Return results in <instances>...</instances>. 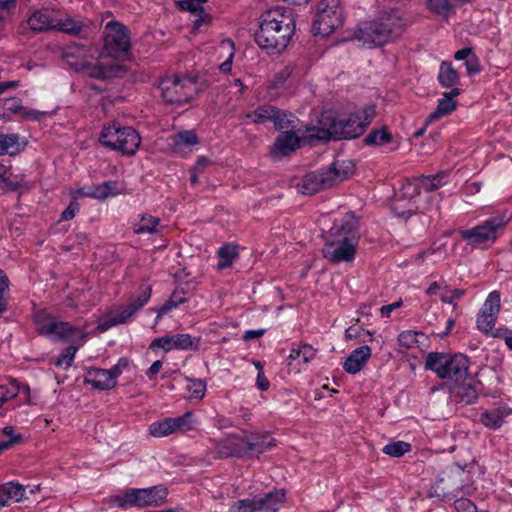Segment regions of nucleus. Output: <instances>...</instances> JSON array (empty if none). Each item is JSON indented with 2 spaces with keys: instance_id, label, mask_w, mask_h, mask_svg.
Instances as JSON below:
<instances>
[{
  "instance_id": "f257e3e1",
  "label": "nucleus",
  "mask_w": 512,
  "mask_h": 512,
  "mask_svg": "<svg viewBox=\"0 0 512 512\" xmlns=\"http://www.w3.org/2000/svg\"><path fill=\"white\" fill-rule=\"evenodd\" d=\"M375 116V107L368 105L361 113L334 116L325 113L319 120V126L307 128L306 139L310 145L330 139H353L362 135Z\"/></svg>"
},
{
  "instance_id": "f03ea898",
  "label": "nucleus",
  "mask_w": 512,
  "mask_h": 512,
  "mask_svg": "<svg viewBox=\"0 0 512 512\" xmlns=\"http://www.w3.org/2000/svg\"><path fill=\"white\" fill-rule=\"evenodd\" d=\"M295 31V20L291 10L276 7L262 13L255 42L268 54H279L289 44Z\"/></svg>"
},
{
  "instance_id": "7ed1b4c3",
  "label": "nucleus",
  "mask_w": 512,
  "mask_h": 512,
  "mask_svg": "<svg viewBox=\"0 0 512 512\" xmlns=\"http://www.w3.org/2000/svg\"><path fill=\"white\" fill-rule=\"evenodd\" d=\"M359 238L358 220L353 213L348 212L330 228L322 248L323 257L335 264L352 262Z\"/></svg>"
},
{
  "instance_id": "20e7f679",
  "label": "nucleus",
  "mask_w": 512,
  "mask_h": 512,
  "mask_svg": "<svg viewBox=\"0 0 512 512\" xmlns=\"http://www.w3.org/2000/svg\"><path fill=\"white\" fill-rule=\"evenodd\" d=\"M405 23L398 11L382 12L375 20L354 32V39L368 47L382 46L404 31Z\"/></svg>"
},
{
  "instance_id": "39448f33",
  "label": "nucleus",
  "mask_w": 512,
  "mask_h": 512,
  "mask_svg": "<svg viewBox=\"0 0 512 512\" xmlns=\"http://www.w3.org/2000/svg\"><path fill=\"white\" fill-rule=\"evenodd\" d=\"M353 174V165L349 162L334 161L328 168L306 174L297 184L298 191L313 195L331 188Z\"/></svg>"
},
{
  "instance_id": "423d86ee",
  "label": "nucleus",
  "mask_w": 512,
  "mask_h": 512,
  "mask_svg": "<svg viewBox=\"0 0 512 512\" xmlns=\"http://www.w3.org/2000/svg\"><path fill=\"white\" fill-rule=\"evenodd\" d=\"M470 361L461 353L445 354L431 352L427 355L425 368L437 374L443 379L454 381L463 380L468 375Z\"/></svg>"
},
{
  "instance_id": "0eeeda50",
  "label": "nucleus",
  "mask_w": 512,
  "mask_h": 512,
  "mask_svg": "<svg viewBox=\"0 0 512 512\" xmlns=\"http://www.w3.org/2000/svg\"><path fill=\"white\" fill-rule=\"evenodd\" d=\"M99 141L111 150L132 156L140 146L141 137L134 128L122 127L119 123L113 122L103 127Z\"/></svg>"
},
{
  "instance_id": "6e6552de",
  "label": "nucleus",
  "mask_w": 512,
  "mask_h": 512,
  "mask_svg": "<svg viewBox=\"0 0 512 512\" xmlns=\"http://www.w3.org/2000/svg\"><path fill=\"white\" fill-rule=\"evenodd\" d=\"M168 490L163 485L149 488H130L122 495L114 496L113 503L122 509L129 507H158L166 502Z\"/></svg>"
},
{
  "instance_id": "1a4fd4ad",
  "label": "nucleus",
  "mask_w": 512,
  "mask_h": 512,
  "mask_svg": "<svg viewBox=\"0 0 512 512\" xmlns=\"http://www.w3.org/2000/svg\"><path fill=\"white\" fill-rule=\"evenodd\" d=\"M103 53L115 60H126L131 53L130 30L121 22L109 21L103 30Z\"/></svg>"
},
{
  "instance_id": "9d476101",
  "label": "nucleus",
  "mask_w": 512,
  "mask_h": 512,
  "mask_svg": "<svg viewBox=\"0 0 512 512\" xmlns=\"http://www.w3.org/2000/svg\"><path fill=\"white\" fill-rule=\"evenodd\" d=\"M35 322L37 331L52 340L75 342L83 340L85 337L84 331L79 327L71 325L65 321H57L54 317L48 314H37Z\"/></svg>"
},
{
  "instance_id": "9b49d317",
  "label": "nucleus",
  "mask_w": 512,
  "mask_h": 512,
  "mask_svg": "<svg viewBox=\"0 0 512 512\" xmlns=\"http://www.w3.org/2000/svg\"><path fill=\"white\" fill-rule=\"evenodd\" d=\"M509 220L510 216L502 213L486 219L475 227L462 230L460 235L469 245L485 247L496 241L498 229L504 227Z\"/></svg>"
},
{
  "instance_id": "f8f14e48",
  "label": "nucleus",
  "mask_w": 512,
  "mask_h": 512,
  "mask_svg": "<svg viewBox=\"0 0 512 512\" xmlns=\"http://www.w3.org/2000/svg\"><path fill=\"white\" fill-rule=\"evenodd\" d=\"M163 99L170 104L181 105L188 103L196 94L197 84L191 76H178L163 78L159 83Z\"/></svg>"
},
{
  "instance_id": "ddd939ff",
  "label": "nucleus",
  "mask_w": 512,
  "mask_h": 512,
  "mask_svg": "<svg viewBox=\"0 0 512 512\" xmlns=\"http://www.w3.org/2000/svg\"><path fill=\"white\" fill-rule=\"evenodd\" d=\"M86 50L84 48L77 47L75 52L67 51L65 53V57L68 60L70 66H72L76 71L84 73L90 77L98 78V79H108L116 76L118 72L121 70V66L118 64H105L103 62H90L84 56L86 54Z\"/></svg>"
},
{
  "instance_id": "4468645a",
  "label": "nucleus",
  "mask_w": 512,
  "mask_h": 512,
  "mask_svg": "<svg viewBox=\"0 0 512 512\" xmlns=\"http://www.w3.org/2000/svg\"><path fill=\"white\" fill-rule=\"evenodd\" d=\"M343 23V9L340 0H321L313 22L316 34L330 35Z\"/></svg>"
},
{
  "instance_id": "2eb2a0df",
  "label": "nucleus",
  "mask_w": 512,
  "mask_h": 512,
  "mask_svg": "<svg viewBox=\"0 0 512 512\" xmlns=\"http://www.w3.org/2000/svg\"><path fill=\"white\" fill-rule=\"evenodd\" d=\"M193 413L187 411L179 417H167L153 422L149 426V433L153 437L161 438L176 433H185L193 428Z\"/></svg>"
},
{
  "instance_id": "dca6fc26",
  "label": "nucleus",
  "mask_w": 512,
  "mask_h": 512,
  "mask_svg": "<svg viewBox=\"0 0 512 512\" xmlns=\"http://www.w3.org/2000/svg\"><path fill=\"white\" fill-rule=\"evenodd\" d=\"M152 294V286L148 282H143L138 291L131 295L127 304L121 311L111 317L108 326H114L126 323L149 301Z\"/></svg>"
},
{
  "instance_id": "f3484780",
  "label": "nucleus",
  "mask_w": 512,
  "mask_h": 512,
  "mask_svg": "<svg viewBox=\"0 0 512 512\" xmlns=\"http://www.w3.org/2000/svg\"><path fill=\"white\" fill-rule=\"evenodd\" d=\"M152 294V286L148 282H143L138 291L131 295L127 304L121 311L111 317L108 326H114L126 323L149 301Z\"/></svg>"
},
{
  "instance_id": "a211bd4d",
  "label": "nucleus",
  "mask_w": 512,
  "mask_h": 512,
  "mask_svg": "<svg viewBox=\"0 0 512 512\" xmlns=\"http://www.w3.org/2000/svg\"><path fill=\"white\" fill-rule=\"evenodd\" d=\"M500 310V294L492 291L488 294L477 315V327L483 333H490L495 325Z\"/></svg>"
},
{
  "instance_id": "6ab92c4d",
  "label": "nucleus",
  "mask_w": 512,
  "mask_h": 512,
  "mask_svg": "<svg viewBox=\"0 0 512 512\" xmlns=\"http://www.w3.org/2000/svg\"><path fill=\"white\" fill-rule=\"evenodd\" d=\"M216 453L221 458L249 457L247 445V432L240 435H230L216 444Z\"/></svg>"
},
{
  "instance_id": "aec40b11",
  "label": "nucleus",
  "mask_w": 512,
  "mask_h": 512,
  "mask_svg": "<svg viewBox=\"0 0 512 512\" xmlns=\"http://www.w3.org/2000/svg\"><path fill=\"white\" fill-rule=\"evenodd\" d=\"M460 94L459 88H452L451 91L444 93L442 98L438 100V104L434 112L426 119L427 124L439 118L451 114L457 107L456 97Z\"/></svg>"
},
{
  "instance_id": "412c9836",
  "label": "nucleus",
  "mask_w": 512,
  "mask_h": 512,
  "mask_svg": "<svg viewBox=\"0 0 512 512\" xmlns=\"http://www.w3.org/2000/svg\"><path fill=\"white\" fill-rule=\"evenodd\" d=\"M285 490L275 489L263 496H256L258 512H277L285 502Z\"/></svg>"
},
{
  "instance_id": "4be33fe9",
  "label": "nucleus",
  "mask_w": 512,
  "mask_h": 512,
  "mask_svg": "<svg viewBox=\"0 0 512 512\" xmlns=\"http://www.w3.org/2000/svg\"><path fill=\"white\" fill-rule=\"evenodd\" d=\"M299 145L300 137L294 131H286L276 138L272 146V153L279 156H289Z\"/></svg>"
},
{
  "instance_id": "5701e85b",
  "label": "nucleus",
  "mask_w": 512,
  "mask_h": 512,
  "mask_svg": "<svg viewBox=\"0 0 512 512\" xmlns=\"http://www.w3.org/2000/svg\"><path fill=\"white\" fill-rule=\"evenodd\" d=\"M86 382L99 390H110L117 385L109 369L91 368L87 371Z\"/></svg>"
},
{
  "instance_id": "b1692460",
  "label": "nucleus",
  "mask_w": 512,
  "mask_h": 512,
  "mask_svg": "<svg viewBox=\"0 0 512 512\" xmlns=\"http://www.w3.org/2000/svg\"><path fill=\"white\" fill-rule=\"evenodd\" d=\"M371 357V348L367 345L353 350L344 362L343 369L349 374H356L365 366Z\"/></svg>"
},
{
  "instance_id": "393cba45",
  "label": "nucleus",
  "mask_w": 512,
  "mask_h": 512,
  "mask_svg": "<svg viewBox=\"0 0 512 512\" xmlns=\"http://www.w3.org/2000/svg\"><path fill=\"white\" fill-rule=\"evenodd\" d=\"M26 486L17 482L0 485V510L12 502H19L26 497Z\"/></svg>"
},
{
  "instance_id": "a878e982",
  "label": "nucleus",
  "mask_w": 512,
  "mask_h": 512,
  "mask_svg": "<svg viewBox=\"0 0 512 512\" xmlns=\"http://www.w3.org/2000/svg\"><path fill=\"white\" fill-rule=\"evenodd\" d=\"M247 445L248 455H259L273 446H275L274 439L267 434H258L253 432H247Z\"/></svg>"
},
{
  "instance_id": "bb28decb",
  "label": "nucleus",
  "mask_w": 512,
  "mask_h": 512,
  "mask_svg": "<svg viewBox=\"0 0 512 512\" xmlns=\"http://www.w3.org/2000/svg\"><path fill=\"white\" fill-rule=\"evenodd\" d=\"M511 413L512 409L509 407H497L483 412L480 416V422L489 429L497 430L503 425L504 419Z\"/></svg>"
},
{
  "instance_id": "cd10ccee",
  "label": "nucleus",
  "mask_w": 512,
  "mask_h": 512,
  "mask_svg": "<svg viewBox=\"0 0 512 512\" xmlns=\"http://www.w3.org/2000/svg\"><path fill=\"white\" fill-rule=\"evenodd\" d=\"M160 218L150 214H141L139 219L133 223L135 234H156L159 232Z\"/></svg>"
},
{
  "instance_id": "c85d7f7f",
  "label": "nucleus",
  "mask_w": 512,
  "mask_h": 512,
  "mask_svg": "<svg viewBox=\"0 0 512 512\" xmlns=\"http://www.w3.org/2000/svg\"><path fill=\"white\" fill-rule=\"evenodd\" d=\"M198 144V137L197 135L191 131L186 130L179 132L175 138L173 143V150L175 153L184 155L187 150L190 152L191 147Z\"/></svg>"
},
{
  "instance_id": "c756f323",
  "label": "nucleus",
  "mask_w": 512,
  "mask_h": 512,
  "mask_svg": "<svg viewBox=\"0 0 512 512\" xmlns=\"http://www.w3.org/2000/svg\"><path fill=\"white\" fill-rule=\"evenodd\" d=\"M55 20L52 19L48 10L34 12L28 19L29 27L34 31H43L45 29H54Z\"/></svg>"
},
{
  "instance_id": "7c9ffc66",
  "label": "nucleus",
  "mask_w": 512,
  "mask_h": 512,
  "mask_svg": "<svg viewBox=\"0 0 512 512\" xmlns=\"http://www.w3.org/2000/svg\"><path fill=\"white\" fill-rule=\"evenodd\" d=\"M315 356L316 350L308 344L293 346L290 350L289 356L287 357V363L288 365H292L295 360L302 363H308L313 360Z\"/></svg>"
},
{
  "instance_id": "2f4dec72",
  "label": "nucleus",
  "mask_w": 512,
  "mask_h": 512,
  "mask_svg": "<svg viewBox=\"0 0 512 512\" xmlns=\"http://www.w3.org/2000/svg\"><path fill=\"white\" fill-rule=\"evenodd\" d=\"M273 113H275V107L272 105L259 106L255 111L246 113L244 117L253 123L262 124L267 121H272Z\"/></svg>"
},
{
  "instance_id": "473e14b6",
  "label": "nucleus",
  "mask_w": 512,
  "mask_h": 512,
  "mask_svg": "<svg viewBox=\"0 0 512 512\" xmlns=\"http://www.w3.org/2000/svg\"><path fill=\"white\" fill-rule=\"evenodd\" d=\"M20 137L17 134H0V155H15L20 151Z\"/></svg>"
},
{
  "instance_id": "72a5a7b5",
  "label": "nucleus",
  "mask_w": 512,
  "mask_h": 512,
  "mask_svg": "<svg viewBox=\"0 0 512 512\" xmlns=\"http://www.w3.org/2000/svg\"><path fill=\"white\" fill-rule=\"evenodd\" d=\"M438 78L442 86L452 87L457 84L459 75L451 63L442 62L440 65Z\"/></svg>"
},
{
  "instance_id": "f704fd0d",
  "label": "nucleus",
  "mask_w": 512,
  "mask_h": 512,
  "mask_svg": "<svg viewBox=\"0 0 512 512\" xmlns=\"http://www.w3.org/2000/svg\"><path fill=\"white\" fill-rule=\"evenodd\" d=\"M219 262L217 269L222 270L230 267L234 260L238 257V250L236 245L227 244L218 250Z\"/></svg>"
},
{
  "instance_id": "c9c22d12",
  "label": "nucleus",
  "mask_w": 512,
  "mask_h": 512,
  "mask_svg": "<svg viewBox=\"0 0 512 512\" xmlns=\"http://www.w3.org/2000/svg\"><path fill=\"white\" fill-rule=\"evenodd\" d=\"M23 109L22 101L18 97H10L0 101V119H10Z\"/></svg>"
},
{
  "instance_id": "e433bc0d",
  "label": "nucleus",
  "mask_w": 512,
  "mask_h": 512,
  "mask_svg": "<svg viewBox=\"0 0 512 512\" xmlns=\"http://www.w3.org/2000/svg\"><path fill=\"white\" fill-rule=\"evenodd\" d=\"M76 352L77 347L72 345L68 346L61 352L60 356L50 359V363L58 368L66 370L72 366Z\"/></svg>"
},
{
  "instance_id": "4c0bfd02",
  "label": "nucleus",
  "mask_w": 512,
  "mask_h": 512,
  "mask_svg": "<svg viewBox=\"0 0 512 512\" xmlns=\"http://www.w3.org/2000/svg\"><path fill=\"white\" fill-rule=\"evenodd\" d=\"M54 29L71 35H79L83 25L70 17H65L64 19L55 20Z\"/></svg>"
},
{
  "instance_id": "58836bf2",
  "label": "nucleus",
  "mask_w": 512,
  "mask_h": 512,
  "mask_svg": "<svg viewBox=\"0 0 512 512\" xmlns=\"http://www.w3.org/2000/svg\"><path fill=\"white\" fill-rule=\"evenodd\" d=\"M454 394L460 403L466 405L473 404L478 398V391L471 384L459 386L455 390Z\"/></svg>"
},
{
  "instance_id": "ea45409f",
  "label": "nucleus",
  "mask_w": 512,
  "mask_h": 512,
  "mask_svg": "<svg viewBox=\"0 0 512 512\" xmlns=\"http://www.w3.org/2000/svg\"><path fill=\"white\" fill-rule=\"evenodd\" d=\"M447 182V176L444 174L418 177V189L426 191L438 189Z\"/></svg>"
},
{
  "instance_id": "a19ab883",
  "label": "nucleus",
  "mask_w": 512,
  "mask_h": 512,
  "mask_svg": "<svg viewBox=\"0 0 512 512\" xmlns=\"http://www.w3.org/2000/svg\"><path fill=\"white\" fill-rule=\"evenodd\" d=\"M412 450V445L405 441H394L386 444L382 448V452L394 458L403 456Z\"/></svg>"
},
{
  "instance_id": "79ce46f5",
  "label": "nucleus",
  "mask_w": 512,
  "mask_h": 512,
  "mask_svg": "<svg viewBox=\"0 0 512 512\" xmlns=\"http://www.w3.org/2000/svg\"><path fill=\"white\" fill-rule=\"evenodd\" d=\"M392 136L387 128L375 129L372 130L365 138V143L367 145H378L382 146L387 143H390Z\"/></svg>"
},
{
  "instance_id": "37998d69",
  "label": "nucleus",
  "mask_w": 512,
  "mask_h": 512,
  "mask_svg": "<svg viewBox=\"0 0 512 512\" xmlns=\"http://www.w3.org/2000/svg\"><path fill=\"white\" fill-rule=\"evenodd\" d=\"M175 348L180 350H197L200 344L199 338H195L190 334L173 335Z\"/></svg>"
},
{
  "instance_id": "c03bdc74",
  "label": "nucleus",
  "mask_w": 512,
  "mask_h": 512,
  "mask_svg": "<svg viewBox=\"0 0 512 512\" xmlns=\"http://www.w3.org/2000/svg\"><path fill=\"white\" fill-rule=\"evenodd\" d=\"M272 122L274 123V126L278 130L287 129L290 126H293L294 123V115L284 111L279 110L275 107V113H273Z\"/></svg>"
},
{
  "instance_id": "a18cd8bd",
  "label": "nucleus",
  "mask_w": 512,
  "mask_h": 512,
  "mask_svg": "<svg viewBox=\"0 0 512 512\" xmlns=\"http://www.w3.org/2000/svg\"><path fill=\"white\" fill-rule=\"evenodd\" d=\"M428 9L441 17H449L453 12V7L448 0H427Z\"/></svg>"
},
{
  "instance_id": "49530a36",
  "label": "nucleus",
  "mask_w": 512,
  "mask_h": 512,
  "mask_svg": "<svg viewBox=\"0 0 512 512\" xmlns=\"http://www.w3.org/2000/svg\"><path fill=\"white\" fill-rule=\"evenodd\" d=\"M186 380L189 382L187 385V390L190 392L189 398L195 400H201L205 396L206 393V383L202 379H192L186 377Z\"/></svg>"
},
{
  "instance_id": "de8ad7c7",
  "label": "nucleus",
  "mask_w": 512,
  "mask_h": 512,
  "mask_svg": "<svg viewBox=\"0 0 512 512\" xmlns=\"http://www.w3.org/2000/svg\"><path fill=\"white\" fill-rule=\"evenodd\" d=\"M3 434L6 439H0V453L11 448L22 440V435L16 433L13 426L4 427Z\"/></svg>"
},
{
  "instance_id": "09e8293b",
  "label": "nucleus",
  "mask_w": 512,
  "mask_h": 512,
  "mask_svg": "<svg viewBox=\"0 0 512 512\" xmlns=\"http://www.w3.org/2000/svg\"><path fill=\"white\" fill-rule=\"evenodd\" d=\"M114 188L115 184L111 181H107L99 186H96L92 191L87 192V194L85 195L88 197L103 200L116 194L114 192Z\"/></svg>"
},
{
  "instance_id": "8fccbe9b",
  "label": "nucleus",
  "mask_w": 512,
  "mask_h": 512,
  "mask_svg": "<svg viewBox=\"0 0 512 512\" xmlns=\"http://www.w3.org/2000/svg\"><path fill=\"white\" fill-rule=\"evenodd\" d=\"M20 392L19 384L11 381L6 385L0 386V408L9 400L15 398Z\"/></svg>"
},
{
  "instance_id": "3c124183",
  "label": "nucleus",
  "mask_w": 512,
  "mask_h": 512,
  "mask_svg": "<svg viewBox=\"0 0 512 512\" xmlns=\"http://www.w3.org/2000/svg\"><path fill=\"white\" fill-rule=\"evenodd\" d=\"M398 344L402 353L412 349L416 345V332L411 330L401 332L398 336Z\"/></svg>"
},
{
  "instance_id": "603ef678",
  "label": "nucleus",
  "mask_w": 512,
  "mask_h": 512,
  "mask_svg": "<svg viewBox=\"0 0 512 512\" xmlns=\"http://www.w3.org/2000/svg\"><path fill=\"white\" fill-rule=\"evenodd\" d=\"M230 512H258L255 497L236 501L231 506Z\"/></svg>"
},
{
  "instance_id": "864d4df0",
  "label": "nucleus",
  "mask_w": 512,
  "mask_h": 512,
  "mask_svg": "<svg viewBox=\"0 0 512 512\" xmlns=\"http://www.w3.org/2000/svg\"><path fill=\"white\" fill-rule=\"evenodd\" d=\"M155 348H161L165 352H169L171 350L176 349L173 335L155 338L150 344V349H155Z\"/></svg>"
},
{
  "instance_id": "5fc2aeb1",
  "label": "nucleus",
  "mask_w": 512,
  "mask_h": 512,
  "mask_svg": "<svg viewBox=\"0 0 512 512\" xmlns=\"http://www.w3.org/2000/svg\"><path fill=\"white\" fill-rule=\"evenodd\" d=\"M0 180L3 186L9 191H16L24 184V179L22 176L13 177L12 175L5 174L4 176L0 177Z\"/></svg>"
},
{
  "instance_id": "6e6d98bb",
  "label": "nucleus",
  "mask_w": 512,
  "mask_h": 512,
  "mask_svg": "<svg viewBox=\"0 0 512 512\" xmlns=\"http://www.w3.org/2000/svg\"><path fill=\"white\" fill-rule=\"evenodd\" d=\"M9 288V280L7 275L0 269V314L7 309L6 293Z\"/></svg>"
},
{
  "instance_id": "4d7b16f0",
  "label": "nucleus",
  "mask_w": 512,
  "mask_h": 512,
  "mask_svg": "<svg viewBox=\"0 0 512 512\" xmlns=\"http://www.w3.org/2000/svg\"><path fill=\"white\" fill-rule=\"evenodd\" d=\"M206 2L207 0H181L177 4L181 10L195 14L203 9L202 5Z\"/></svg>"
},
{
  "instance_id": "13d9d810",
  "label": "nucleus",
  "mask_w": 512,
  "mask_h": 512,
  "mask_svg": "<svg viewBox=\"0 0 512 512\" xmlns=\"http://www.w3.org/2000/svg\"><path fill=\"white\" fill-rule=\"evenodd\" d=\"M195 19L193 20V26L195 30H199L202 26H207L211 22V15L206 13L204 9L193 14Z\"/></svg>"
},
{
  "instance_id": "bf43d9fd",
  "label": "nucleus",
  "mask_w": 512,
  "mask_h": 512,
  "mask_svg": "<svg viewBox=\"0 0 512 512\" xmlns=\"http://www.w3.org/2000/svg\"><path fill=\"white\" fill-rule=\"evenodd\" d=\"M130 360L127 357H121L117 363L109 369L114 379L117 380L118 376L123 373V371L129 369Z\"/></svg>"
},
{
  "instance_id": "052dcab7",
  "label": "nucleus",
  "mask_w": 512,
  "mask_h": 512,
  "mask_svg": "<svg viewBox=\"0 0 512 512\" xmlns=\"http://www.w3.org/2000/svg\"><path fill=\"white\" fill-rule=\"evenodd\" d=\"M454 506L457 512H477L476 505L466 498L457 499Z\"/></svg>"
},
{
  "instance_id": "680f3d73",
  "label": "nucleus",
  "mask_w": 512,
  "mask_h": 512,
  "mask_svg": "<svg viewBox=\"0 0 512 512\" xmlns=\"http://www.w3.org/2000/svg\"><path fill=\"white\" fill-rule=\"evenodd\" d=\"M78 211L79 203L76 200H72L68 207L62 212L61 220L69 221L73 219Z\"/></svg>"
},
{
  "instance_id": "e2e57ef3",
  "label": "nucleus",
  "mask_w": 512,
  "mask_h": 512,
  "mask_svg": "<svg viewBox=\"0 0 512 512\" xmlns=\"http://www.w3.org/2000/svg\"><path fill=\"white\" fill-rule=\"evenodd\" d=\"M177 306H179V301L175 300V299H170L169 298V300H167L162 305V307L158 310L157 317H156V323L159 321V319L162 316H164L165 314H167L169 311H171L172 309L176 308Z\"/></svg>"
},
{
  "instance_id": "0e129e2a",
  "label": "nucleus",
  "mask_w": 512,
  "mask_h": 512,
  "mask_svg": "<svg viewBox=\"0 0 512 512\" xmlns=\"http://www.w3.org/2000/svg\"><path fill=\"white\" fill-rule=\"evenodd\" d=\"M465 67L469 75L476 74L480 71L479 63L475 55L465 61Z\"/></svg>"
},
{
  "instance_id": "69168bd1",
  "label": "nucleus",
  "mask_w": 512,
  "mask_h": 512,
  "mask_svg": "<svg viewBox=\"0 0 512 512\" xmlns=\"http://www.w3.org/2000/svg\"><path fill=\"white\" fill-rule=\"evenodd\" d=\"M401 202V199H397L393 205V210L397 216L408 219L412 216V211L411 209L399 211L400 208L404 207Z\"/></svg>"
},
{
  "instance_id": "338daca9",
  "label": "nucleus",
  "mask_w": 512,
  "mask_h": 512,
  "mask_svg": "<svg viewBox=\"0 0 512 512\" xmlns=\"http://www.w3.org/2000/svg\"><path fill=\"white\" fill-rule=\"evenodd\" d=\"M401 305H402L401 300L396 301L392 304L384 305L380 309V314L382 317L388 318V317H390L391 312L394 311L395 309L399 308Z\"/></svg>"
},
{
  "instance_id": "774afa93",
  "label": "nucleus",
  "mask_w": 512,
  "mask_h": 512,
  "mask_svg": "<svg viewBox=\"0 0 512 512\" xmlns=\"http://www.w3.org/2000/svg\"><path fill=\"white\" fill-rule=\"evenodd\" d=\"M162 368V361L157 360L152 363V365L149 367V369L146 372L147 377L150 380L155 379L156 375L159 373V371Z\"/></svg>"
}]
</instances>
